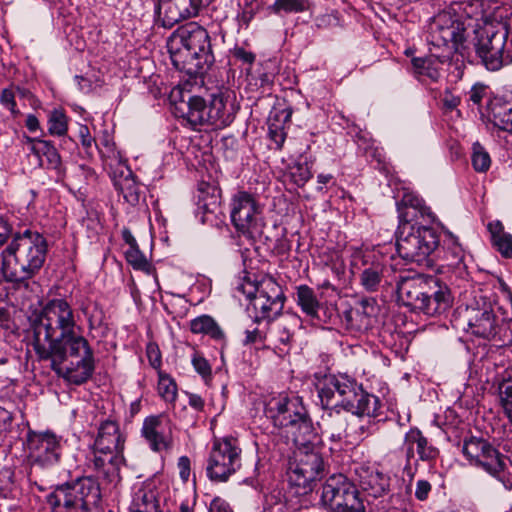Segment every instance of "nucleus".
I'll return each instance as SVG.
<instances>
[{
  "instance_id": "f257e3e1",
  "label": "nucleus",
  "mask_w": 512,
  "mask_h": 512,
  "mask_svg": "<svg viewBox=\"0 0 512 512\" xmlns=\"http://www.w3.org/2000/svg\"><path fill=\"white\" fill-rule=\"evenodd\" d=\"M32 329L35 353L40 360H50L58 376L75 385L92 376L93 350L77 332L74 311L65 299L49 300L33 320Z\"/></svg>"
},
{
  "instance_id": "f03ea898",
  "label": "nucleus",
  "mask_w": 512,
  "mask_h": 512,
  "mask_svg": "<svg viewBox=\"0 0 512 512\" xmlns=\"http://www.w3.org/2000/svg\"><path fill=\"white\" fill-rule=\"evenodd\" d=\"M316 389L323 408L327 410L322 416V433L334 443L346 437L347 419L339 409L369 418L380 413L379 398L365 391L362 384L347 374L324 375L318 379Z\"/></svg>"
},
{
  "instance_id": "7ed1b4c3",
  "label": "nucleus",
  "mask_w": 512,
  "mask_h": 512,
  "mask_svg": "<svg viewBox=\"0 0 512 512\" xmlns=\"http://www.w3.org/2000/svg\"><path fill=\"white\" fill-rule=\"evenodd\" d=\"M398 211L396 248L399 256L409 262L432 266L431 256L440 243L438 232L431 227L436 216L424 200L413 193H404Z\"/></svg>"
},
{
  "instance_id": "20e7f679",
  "label": "nucleus",
  "mask_w": 512,
  "mask_h": 512,
  "mask_svg": "<svg viewBox=\"0 0 512 512\" xmlns=\"http://www.w3.org/2000/svg\"><path fill=\"white\" fill-rule=\"evenodd\" d=\"M396 291L403 305L428 316L440 315L452 304L448 286L431 275L410 271L400 274Z\"/></svg>"
},
{
  "instance_id": "39448f33",
  "label": "nucleus",
  "mask_w": 512,
  "mask_h": 512,
  "mask_svg": "<svg viewBox=\"0 0 512 512\" xmlns=\"http://www.w3.org/2000/svg\"><path fill=\"white\" fill-rule=\"evenodd\" d=\"M47 241L37 231L26 229L16 234L2 253V271L8 281L22 283L32 278L43 266Z\"/></svg>"
},
{
  "instance_id": "423d86ee",
  "label": "nucleus",
  "mask_w": 512,
  "mask_h": 512,
  "mask_svg": "<svg viewBox=\"0 0 512 512\" xmlns=\"http://www.w3.org/2000/svg\"><path fill=\"white\" fill-rule=\"evenodd\" d=\"M167 48L173 66L187 73H198L214 60L209 34L195 22L175 30L168 38Z\"/></svg>"
},
{
  "instance_id": "0eeeda50",
  "label": "nucleus",
  "mask_w": 512,
  "mask_h": 512,
  "mask_svg": "<svg viewBox=\"0 0 512 512\" xmlns=\"http://www.w3.org/2000/svg\"><path fill=\"white\" fill-rule=\"evenodd\" d=\"M125 441L118 422L111 419L102 421L87 456V467L95 471L97 477L116 485L121 480L120 470L125 464Z\"/></svg>"
},
{
  "instance_id": "6e6552de",
  "label": "nucleus",
  "mask_w": 512,
  "mask_h": 512,
  "mask_svg": "<svg viewBox=\"0 0 512 512\" xmlns=\"http://www.w3.org/2000/svg\"><path fill=\"white\" fill-rule=\"evenodd\" d=\"M267 416L274 426L287 429L294 443H305L303 437L313 436L314 428L308 412L299 397L280 396L267 405Z\"/></svg>"
},
{
  "instance_id": "1a4fd4ad",
  "label": "nucleus",
  "mask_w": 512,
  "mask_h": 512,
  "mask_svg": "<svg viewBox=\"0 0 512 512\" xmlns=\"http://www.w3.org/2000/svg\"><path fill=\"white\" fill-rule=\"evenodd\" d=\"M100 500L99 484L92 477L78 478L58 485L46 496L52 512H78L87 510Z\"/></svg>"
},
{
  "instance_id": "9d476101",
  "label": "nucleus",
  "mask_w": 512,
  "mask_h": 512,
  "mask_svg": "<svg viewBox=\"0 0 512 512\" xmlns=\"http://www.w3.org/2000/svg\"><path fill=\"white\" fill-rule=\"evenodd\" d=\"M304 442L295 443L298 450L295 454V461L290 463L289 482L297 487L299 494H307L312 490L314 482L324 470V461L319 449L316 446L317 435L303 437Z\"/></svg>"
},
{
  "instance_id": "9b49d317",
  "label": "nucleus",
  "mask_w": 512,
  "mask_h": 512,
  "mask_svg": "<svg viewBox=\"0 0 512 512\" xmlns=\"http://www.w3.org/2000/svg\"><path fill=\"white\" fill-rule=\"evenodd\" d=\"M230 218L235 229L250 239H256L263 233V206L251 193L238 191L232 196Z\"/></svg>"
},
{
  "instance_id": "f8f14e48",
  "label": "nucleus",
  "mask_w": 512,
  "mask_h": 512,
  "mask_svg": "<svg viewBox=\"0 0 512 512\" xmlns=\"http://www.w3.org/2000/svg\"><path fill=\"white\" fill-rule=\"evenodd\" d=\"M242 450L234 438L216 440L209 453L206 473L214 482H226L242 466Z\"/></svg>"
},
{
  "instance_id": "ddd939ff",
  "label": "nucleus",
  "mask_w": 512,
  "mask_h": 512,
  "mask_svg": "<svg viewBox=\"0 0 512 512\" xmlns=\"http://www.w3.org/2000/svg\"><path fill=\"white\" fill-rule=\"evenodd\" d=\"M509 31L504 25L483 28L477 38L476 53L488 70L497 71L504 64L512 61L509 53L505 54V45Z\"/></svg>"
},
{
  "instance_id": "4468645a",
  "label": "nucleus",
  "mask_w": 512,
  "mask_h": 512,
  "mask_svg": "<svg viewBox=\"0 0 512 512\" xmlns=\"http://www.w3.org/2000/svg\"><path fill=\"white\" fill-rule=\"evenodd\" d=\"M239 290L251 300L257 323L273 319L284 307L285 296L281 288L272 281L261 284V287L246 282L240 285Z\"/></svg>"
},
{
  "instance_id": "2eb2a0df",
  "label": "nucleus",
  "mask_w": 512,
  "mask_h": 512,
  "mask_svg": "<svg viewBox=\"0 0 512 512\" xmlns=\"http://www.w3.org/2000/svg\"><path fill=\"white\" fill-rule=\"evenodd\" d=\"M467 325L475 336L505 343L512 340V319H497L489 307L467 310Z\"/></svg>"
},
{
  "instance_id": "dca6fc26",
  "label": "nucleus",
  "mask_w": 512,
  "mask_h": 512,
  "mask_svg": "<svg viewBox=\"0 0 512 512\" xmlns=\"http://www.w3.org/2000/svg\"><path fill=\"white\" fill-rule=\"evenodd\" d=\"M27 446L31 460L30 477L36 476L42 469L50 468L59 461L60 442L53 433H29Z\"/></svg>"
},
{
  "instance_id": "f3484780",
  "label": "nucleus",
  "mask_w": 512,
  "mask_h": 512,
  "mask_svg": "<svg viewBox=\"0 0 512 512\" xmlns=\"http://www.w3.org/2000/svg\"><path fill=\"white\" fill-rule=\"evenodd\" d=\"M462 452L475 465L501 479V474L506 468V457L500 454L487 440L470 437L464 441Z\"/></svg>"
},
{
  "instance_id": "a211bd4d",
  "label": "nucleus",
  "mask_w": 512,
  "mask_h": 512,
  "mask_svg": "<svg viewBox=\"0 0 512 512\" xmlns=\"http://www.w3.org/2000/svg\"><path fill=\"white\" fill-rule=\"evenodd\" d=\"M141 435L153 452H169L173 447V425L164 414L146 417Z\"/></svg>"
},
{
  "instance_id": "6ab92c4d",
  "label": "nucleus",
  "mask_w": 512,
  "mask_h": 512,
  "mask_svg": "<svg viewBox=\"0 0 512 512\" xmlns=\"http://www.w3.org/2000/svg\"><path fill=\"white\" fill-rule=\"evenodd\" d=\"M358 490L344 475L330 476L322 486L321 503L329 512H339L345 502H354Z\"/></svg>"
},
{
  "instance_id": "aec40b11",
  "label": "nucleus",
  "mask_w": 512,
  "mask_h": 512,
  "mask_svg": "<svg viewBox=\"0 0 512 512\" xmlns=\"http://www.w3.org/2000/svg\"><path fill=\"white\" fill-rule=\"evenodd\" d=\"M302 326L301 318L291 312H286L270 325L267 331V347L273 348L278 354L290 350L294 333Z\"/></svg>"
},
{
  "instance_id": "412c9836",
  "label": "nucleus",
  "mask_w": 512,
  "mask_h": 512,
  "mask_svg": "<svg viewBox=\"0 0 512 512\" xmlns=\"http://www.w3.org/2000/svg\"><path fill=\"white\" fill-rule=\"evenodd\" d=\"M235 94L232 91H220L210 95L206 122L215 129L229 126L238 111Z\"/></svg>"
},
{
  "instance_id": "4be33fe9",
  "label": "nucleus",
  "mask_w": 512,
  "mask_h": 512,
  "mask_svg": "<svg viewBox=\"0 0 512 512\" xmlns=\"http://www.w3.org/2000/svg\"><path fill=\"white\" fill-rule=\"evenodd\" d=\"M401 450L405 454L406 458L405 470L411 469V463L415 458V452H417L419 459L422 461L434 460L439 453L434 446L428 444L427 439L418 429H410L405 434Z\"/></svg>"
},
{
  "instance_id": "5701e85b",
  "label": "nucleus",
  "mask_w": 512,
  "mask_h": 512,
  "mask_svg": "<svg viewBox=\"0 0 512 512\" xmlns=\"http://www.w3.org/2000/svg\"><path fill=\"white\" fill-rule=\"evenodd\" d=\"M461 30V23L446 11L436 15L430 24V35L438 45L440 42L443 44L460 42L462 40Z\"/></svg>"
},
{
  "instance_id": "b1692460",
  "label": "nucleus",
  "mask_w": 512,
  "mask_h": 512,
  "mask_svg": "<svg viewBox=\"0 0 512 512\" xmlns=\"http://www.w3.org/2000/svg\"><path fill=\"white\" fill-rule=\"evenodd\" d=\"M375 310L373 299H362L355 307L344 312L347 327L357 332L368 330L372 326Z\"/></svg>"
},
{
  "instance_id": "393cba45",
  "label": "nucleus",
  "mask_w": 512,
  "mask_h": 512,
  "mask_svg": "<svg viewBox=\"0 0 512 512\" xmlns=\"http://www.w3.org/2000/svg\"><path fill=\"white\" fill-rule=\"evenodd\" d=\"M486 117L494 127L512 134V102L490 100L487 104Z\"/></svg>"
},
{
  "instance_id": "a878e982",
  "label": "nucleus",
  "mask_w": 512,
  "mask_h": 512,
  "mask_svg": "<svg viewBox=\"0 0 512 512\" xmlns=\"http://www.w3.org/2000/svg\"><path fill=\"white\" fill-rule=\"evenodd\" d=\"M208 109L209 101L207 102L200 96H192L188 102H183L180 107H177L181 113L180 116L192 127L208 125L206 122Z\"/></svg>"
},
{
  "instance_id": "bb28decb",
  "label": "nucleus",
  "mask_w": 512,
  "mask_h": 512,
  "mask_svg": "<svg viewBox=\"0 0 512 512\" xmlns=\"http://www.w3.org/2000/svg\"><path fill=\"white\" fill-rule=\"evenodd\" d=\"M115 188L123 195L124 200L132 206L139 204L144 198L140 186L136 183L132 172L126 169V174L114 179Z\"/></svg>"
},
{
  "instance_id": "cd10ccee",
  "label": "nucleus",
  "mask_w": 512,
  "mask_h": 512,
  "mask_svg": "<svg viewBox=\"0 0 512 512\" xmlns=\"http://www.w3.org/2000/svg\"><path fill=\"white\" fill-rule=\"evenodd\" d=\"M359 482L361 488L375 498L385 494L389 487V478L378 470L363 471Z\"/></svg>"
},
{
  "instance_id": "c85d7f7f",
  "label": "nucleus",
  "mask_w": 512,
  "mask_h": 512,
  "mask_svg": "<svg viewBox=\"0 0 512 512\" xmlns=\"http://www.w3.org/2000/svg\"><path fill=\"white\" fill-rule=\"evenodd\" d=\"M496 250L505 258L512 257V235L504 231L501 221H492L487 226Z\"/></svg>"
},
{
  "instance_id": "c756f323",
  "label": "nucleus",
  "mask_w": 512,
  "mask_h": 512,
  "mask_svg": "<svg viewBox=\"0 0 512 512\" xmlns=\"http://www.w3.org/2000/svg\"><path fill=\"white\" fill-rule=\"evenodd\" d=\"M296 302L307 316L312 319L321 320L319 310L322 309V305L318 301L312 288L307 285L298 286L296 291Z\"/></svg>"
},
{
  "instance_id": "7c9ffc66",
  "label": "nucleus",
  "mask_w": 512,
  "mask_h": 512,
  "mask_svg": "<svg viewBox=\"0 0 512 512\" xmlns=\"http://www.w3.org/2000/svg\"><path fill=\"white\" fill-rule=\"evenodd\" d=\"M414 73L422 80L428 78L431 81H438L440 77L441 62L434 56L415 57L411 61Z\"/></svg>"
},
{
  "instance_id": "2f4dec72",
  "label": "nucleus",
  "mask_w": 512,
  "mask_h": 512,
  "mask_svg": "<svg viewBox=\"0 0 512 512\" xmlns=\"http://www.w3.org/2000/svg\"><path fill=\"white\" fill-rule=\"evenodd\" d=\"M27 141L31 144V151L38 158L42 156L46 158L49 168L58 170L61 167V157L49 141L32 139L30 137H27Z\"/></svg>"
},
{
  "instance_id": "473e14b6",
  "label": "nucleus",
  "mask_w": 512,
  "mask_h": 512,
  "mask_svg": "<svg viewBox=\"0 0 512 512\" xmlns=\"http://www.w3.org/2000/svg\"><path fill=\"white\" fill-rule=\"evenodd\" d=\"M190 329L195 334H205L217 341L224 339V332L209 315H202L193 319L190 322Z\"/></svg>"
},
{
  "instance_id": "72a5a7b5",
  "label": "nucleus",
  "mask_w": 512,
  "mask_h": 512,
  "mask_svg": "<svg viewBox=\"0 0 512 512\" xmlns=\"http://www.w3.org/2000/svg\"><path fill=\"white\" fill-rule=\"evenodd\" d=\"M156 13L162 17L164 27H172L176 23L185 20L177 0H159Z\"/></svg>"
},
{
  "instance_id": "f704fd0d",
  "label": "nucleus",
  "mask_w": 512,
  "mask_h": 512,
  "mask_svg": "<svg viewBox=\"0 0 512 512\" xmlns=\"http://www.w3.org/2000/svg\"><path fill=\"white\" fill-rule=\"evenodd\" d=\"M384 266L379 263H372L365 267L360 274V283L368 292L378 290L383 279Z\"/></svg>"
},
{
  "instance_id": "c9c22d12",
  "label": "nucleus",
  "mask_w": 512,
  "mask_h": 512,
  "mask_svg": "<svg viewBox=\"0 0 512 512\" xmlns=\"http://www.w3.org/2000/svg\"><path fill=\"white\" fill-rule=\"evenodd\" d=\"M471 163L474 170L479 173H485L490 169V154L479 142L472 145Z\"/></svg>"
},
{
  "instance_id": "e433bc0d",
  "label": "nucleus",
  "mask_w": 512,
  "mask_h": 512,
  "mask_svg": "<svg viewBox=\"0 0 512 512\" xmlns=\"http://www.w3.org/2000/svg\"><path fill=\"white\" fill-rule=\"evenodd\" d=\"M158 393L166 402H174L177 397V385L172 377L159 372Z\"/></svg>"
},
{
  "instance_id": "4c0bfd02",
  "label": "nucleus",
  "mask_w": 512,
  "mask_h": 512,
  "mask_svg": "<svg viewBox=\"0 0 512 512\" xmlns=\"http://www.w3.org/2000/svg\"><path fill=\"white\" fill-rule=\"evenodd\" d=\"M309 8L308 0H275L271 9L274 13H301Z\"/></svg>"
},
{
  "instance_id": "58836bf2",
  "label": "nucleus",
  "mask_w": 512,
  "mask_h": 512,
  "mask_svg": "<svg viewBox=\"0 0 512 512\" xmlns=\"http://www.w3.org/2000/svg\"><path fill=\"white\" fill-rule=\"evenodd\" d=\"M126 260L136 270H141L149 274L151 272V264L145 255L139 250V247L128 249L125 253Z\"/></svg>"
},
{
  "instance_id": "ea45409f",
  "label": "nucleus",
  "mask_w": 512,
  "mask_h": 512,
  "mask_svg": "<svg viewBox=\"0 0 512 512\" xmlns=\"http://www.w3.org/2000/svg\"><path fill=\"white\" fill-rule=\"evenodd\" d=\"M213 0H177L185 19L195 17L199 14L202 7L208 5Z\"/></svg>"
},
{
  "instance_id": "a19ab883",
  "label": "nucleus",
  "mask_w": 512,
  "mask_h": 512,
  "mask_svg": "<svg viewBox=\"0 0 512 512\" xmlns=\"http://www.w3.org/2000/svg\"><path fill=\"white\" fill-rule=\"evenodd\" d=\"M290 177L298 186L302 187L312 177L310 166L308 163H295L290 167Z\"/></svg>"
},
{
  "instance_id": "79ce46f5",
  "label": "nucleus",
  "mask_w": 512,
  "mask_h": 512,
  "mask_svg": "<svg viewBox=\"0 0 512 512\" xmlns=\"http://www.w3.org/2000/svg\"><path fill=\"white\" fill-rule=\"evenodd\" d=\"M49 132L52 135L62 136L67 132L66 116L60 111H53L49 118Z\"/></svg>"
},
{
  "instance_id": "37998d69",
  "label": "nucleus",
  "mask_w": 512,
  "mask_h": 512,
  "mask_svg": "<svg viewBox=\"0 0 512 512\" xmlns=\"http://www.w3.org/2000/svg\"><path fill=\"white\" fill-rule=\"evenodd\" d=\"M284 495L281 490L274 489L265 496V503L263 508L273 509L275 512H284Z\"/></svg>"
},
{
  "instance_id": "c03bdc74",
  "label": "nucleus",
  "mask_w": 512,
  "mask_h": 512,
  "mask_svg": "<svg viewBox=\"0 0 512 512\" xmlns=\"http://www.w3.org/2000/svg\"><path fill=\"white\" fill-rule=\"evenodd\" d=\"M14 486L13 472L4 468L0 470V497L7 498Z\"/></svg>"
},
{
  "instance_id": "a18cd8bd",
  "label": "nucleus",
  "mask_w": 512,
  "mask_h": 512,
  "mask_svg": "<svg viewBox=\"0 0 512 512\" xmlns=\"http://www.w3.org/2000/svg\"><path fill=\"white\" fill-rule=\"evenodd\" d=\"M192 365L204 380L211 378V366L202 355L194 353L192 357Z\"/></svg>"
},
{
  "instance_id": "49530a36",
  "label": "nucleus",
  "mask_w": 512,
  "mask_h": 512,
  "mask_svg": "<svg viewBox=\"0 0 512 512\" xmlns=\"http://www.w3.org/2000/svg\"><path fill=\"white\" fill-rule=\"evenodd\" d=\"M488 87L481 83H476L468 92V101L474 105L480 106L482 100L487 98Z\"/></svg>"
},
{
  "instance_id": "de8ad7c7",
  "label": "nucleus",
  "mask_w": 512,
  "mask_h": 512,
  "mask_svg": "<svg viewBox=\"0 0 512 512\" xmlns=\"http://www.w3.org/2000/svg\"><path fill=\"white\" fill-rule=\"evenodd\" d=\"M245 335V345L263 343L265 346H267V331L257 327L253 330H246Z\"/></svg>"
},
{
  "instance_id": "09e8293b",
  "label": "nucleus",
  "mask_w": 512,
  "mask_h": 512,
  "mask_svg": "<svg viewBox=\"0 0 512 512\" xmlns=\"http://www.w3.org/2000/svg\"><path fill=\"white\" fill-rule=\"evenodd\" d=\"M136 510L141 511H149L156 512L158 509V505L153 501L152 496L149 498L146 494L143 495L141 501L134 500L131 507L130 512H135Z\"/></svg>"
},
{
  "instance_id": "8fccbe9b",
  "label": "nucleus",
  "mask_w": 512,
  "mask_h": 512,
  "mask_svg": "<svg viewBox=\"0 0 512 512\" xmlns=\"http://www.w3.org/2000/svg\"><path fill=\"white\" fill-rule=\"evenodd\" d=\"M1 104L7 108L13 115H18L19 111L16 109L15 93L12 89H4L0 95Z\"/></svg>"
},
{
  "instance_id": "3c124183",
  "label": "nucleus",
  "mask_w": 512,
  "mask_h": 512,
  "mask_svg": "<svg viewBox=\"0 0 512 512\" xmlns=\"http://www.w3.org/2000/svg\"><path fill=\"white\" fill-rule=\"evenodd\" d=\"M269 135L271 139L280 147L286 138L282 126L276 124L272 118L269 119Z\"/></svg>"
},
{
  "instance_id": "603ef678",
  "label": "nucleus",
  "mask_w": 512,
  "mask_h": 512,
  "mask_svg": "<svg viewBox=\"0 0 512 512\" xmlns=\"http://www.w3.org/2000/svg\"><path fill=\"white\" fill-rule=\"evenodd\" d=\"M232 54L235 59L243 62L244 64H248L249 66H251L255 61V54L250 51H246L242 47H235Z\"/></svg>"
},
{
  "instance_id": "864d4df0",
  "label": "nucleus",
  "mask_w": 512,
  "mask_h": 512,
  "mask_svg": "<svg viewBox=\"0 0 512 512\" xmlns=\"http://www.w3.org/2000/svg\"><path fill=\"white\" fill-rule=\"evenodd\" d=\"M354 502H345L343 508L339 512H365V507L362 500L359 498V493L354 495Z\"/></svg>"
},
{
  "instance_id": "5fc2aeb1",
  "label": "nucleus",
  "mask_w": 512,
  "mask_h": 512,
  "mask_svg": "<svg viewBox=\"0 0 512 512\" xmlns=\"http://www.w3.org/2000/svg\"><path fill=\"white\" fill-rule=\"evenodd\" d=\"M431 491V484L426 480H419L416 483L415 497L420 500H426Z\"/></svg>"
},
{
  "instance_id": "6e6d98bb",
  "label": "nucleus",
  "mask_w": 512,
  "mask_h": 512,
  "mask_svg": "<svg viewBox=\"0 0 512 512\" xmlns=\"http://www.w3.org/2000/svg\"><path fill=\"white\" fill-rule=\"evenodd\" d=\"M79 137L81 139V144L86 149L92 147V144L95 142L94 138L91 136L89 128L86 125H81L79 128Z\"/></svg>"
},
{
  "instance_id": "4d7b16f0",
  "label": "nucleus",
  "mask_w": 512,
  "mask_h": 512,
  "mask_svg": "<svg viewBox=\"0 0 512 512\" xmlns=\"http://www.w3.org/2000/svg\"><path fill=\"white\" fill-rule=\"evenodd\" d=\"M178 468L181 479L187 481L190 475V459L187 456H181L178 460Z\"/></svg>"
},
{
  "instance_id": "13d9d810",
  "label": "nucleus",
  "mask_w": 512,
  "mask_h": 512,
  "mask_svg": "<svg viewBox=\"0 0 512 512\" xmlns=\"http://www.w3.org/2000/svg\"><path fill=\"white\" fill-rule=\"evenodd\" d=\"M441 101L446 109L453 110L459 105L460 98L446 91Z\"/></svg>"
},
{
  "instance_id": "bf43d9fd",
  "label": "nucleus",
  "mask_w": 512,
  "mask_h": 512,
  "mask_svg": "<svg viewBox=\"0 0 512 512\" xmlns=\"http://www.w3.org/2000/svg\"><path fill=\"white\" fill-rule=\"evenodd\" d=\"M209 512H233L229 504L219 498L211 502Z\"/></svg>"
},
{
  "instance_id": "052dcab7",
  "label": "nucleus",
  "mask_w": 512,
  "mask_h": 512,
  "mask_svg": "<svg viewBox=\"0 0 512 512\" xmlns=\"http://www.w3.org/2000/svg\"><path fill=\"white\" fill-rule=\"evenodd\" d=\"M12 232L11 225L3 218H0V246H2Z\"/></svg>"
},
{
  "instance_id": "680f3d73",
  "label": "nucleus",
  "mask_w": 512,
  "mask_h": 512,
  "mask_svg": "<svg viewBox=\"0 0 512 512\" xmlns=\"http://www.w3.org/2000/svg\"><path fill=\"white\" fill-rule=\"evenodd\" d=\"M498 290L504 298L512 304V291L503 279H498Z\"/></svg>"
},
{
  "instance_id": "e2e57ef3",
  "label": "nucleus",
  "mask_w": 512,
  "mask_h": 512,
  "mask_svg": "<svg viewBox=\"0 0 512 512\" xmlns=\"http://www.w3.org/2000/svg\"><path fill=\"white\" fill-rule=\"evenodd\" d=\"M148 357L153 367H158L161 364L160 354L157 348L148 347Z\"/></svg>"
},
{
  "instance_id": "0e129e2a",
  "label": "nucleus",
  "mask_w": 512,
  "mask_h": 512,
  "mask_svg": "<svg viewBox=\"0 0 512 512\" xmlns=\"http://www.w3.org/2000/svg\"><path fill=\"white\" fill-rule=\"evenodd\" d=\"M122 238L129 245V249L138 247L137 241L129 229L122 230Z\"/></svg>"
},
{
  "instance_id": "69168bd1",
  "label": "nucleus",
  "mask_w": 512,
  "mask_h": 512,
  "mask_svg": "<svg viewBox=\"0 0 512 512\" xmlns=\"http://www.w3.org/2000/svg\"><path fill=\"white\" fill-rule=\"evenodd\" d=\"M26 127L30 132H35L39 129V121L33 114H29L26 118Z\"/></svg>"
},
{
  "instance_id": "338daca9",
  "label": "nucleus",
  "mask_w": 512,
  "mask_h": 512,
  "mask_svg": "<svg viewBox=\"0 0 512 512\" xmlns=\"http://www.w3.org/2000/svg\"><path fill=\"white\" fill-rule=\"evenodd\" d=\"M189 405L196 410H201L204 407L203 399L197 394L189 395Z\"/></svg>"
},
{
  "instance_id": "774afa93",
  "label": "nucleus",
  "mask_w": 512,
  "mask_h": 512,
  "mask_svg": "<svg viewBox=\"0 0 512 512\" xmlns=\"http://www.w3.org/2000/svg\"><path fill=\"white\" fill-rule=\"evenodd\" d=\"M8 321H9L8 311L5 308L0 307V326H6Z\"/></svg>"
}]
</instances>
